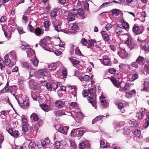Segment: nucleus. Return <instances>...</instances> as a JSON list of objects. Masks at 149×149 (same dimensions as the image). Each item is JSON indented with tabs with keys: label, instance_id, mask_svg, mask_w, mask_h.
<instances>
[{
	"label": "nucleus",
	"instance_id": "1",
	"mask_svg": "<svg viewBox=\"0 0 149 149\" xmlns=\"http://www.w3.org/2000/svg\"><path fill=\"white\" fill-rule=\"evenodd\" d=\"M118 54L120 57L123 59L126 58L128 56V54L125 49L120 48L118 49Z\"/></svg>",
	"mask_w": 149,
	"mask_h": 149
},
{
	"label": "nucleus",
	"instance_id": "2",
	"mask_svg": "<svg viewBox=\"0 0 149 149\" xmlns=\"http://www.w3.org/2000/svg\"><path fill=\"white\" fill-rule=\"evenodd\" d=\"M143 28L134 25L133 28V31L136 34H139L142 33L143 31Z\"/></svg>",
	"mask_w": 149,
	"mask_h": 149
},
{
	"label": "nucleus",
	"instance_id": "3",
	"mask_svg": "<svg viewBox=\"0 0 149 149\" xmlns=\"http://www.w3.org/2000/svg\"><path fill=\"white\" fill-rule=\"evenodd\" d=\"M29 86L31 90H36L38 89L37 83L33 80H31L29 82Z\"/></svg>",
	"mask_w": 149,
	"mask_h": 149
},
{
	"label": "nucleus",
	"instance_id": "4",
	"mask_svg": "<svg viewBox=\"0 0 149 149\" xmlns=\"http://www.w3.org/2000/svg\"><path fill=\"white\" fill-rule=\"evenodd\" d=\"M120 86V88L119 89L120 91H125L127 90L129 88L128 84L124 82H122L121 83Z\"/></svg>",
	"mask_w": 149,
	"mask_h": 149
},
{
	"label": "nucleus",
	"instance_id": "5",
	"mask_svg": "<svg viewBox=\"0 0 149 149\" xmlns=\"http://www.w3.org/2000/svg\"><path fill=\"white\" fill-rule=\"evenodd\" d=\"M52 23L55 30L57 31H60L61 30V23L56 20L53 21Z\"/></svg>",
	"mask_w": 149,
	"mask_h": 149
},
{
	"label": "nucleus",
	"instance_id": "6",
	"mask_svg": "<svg viewBox=\"0 0 149 149\" xmlns=\"http://www.w3.org/2000/svg\"><path fill=\"white\" fill-rule=\"evenodd\" d=\"M49 40L48 37H45L41 40L40 41V45L43 48H45L47 45Z\"/></svg>",
	"mask_w": 149,
	"mask_h": 149
},
{
	"label": "nucleus",
	"instance_id": "7",
	"mask_svg": "<svg viewBox=\"0 0 149 149\" xmlns=\"http://www.w3.org/2000/svg\"><path fill=\"white\" fill-rule=\"evenodd\" d=\"M28 57L33 58V56L35 55V51L33 49L30 47L26 52Z\"/></svg>",
	"mask_w": 149,
	"mask_h": 149
},
{
	"label": "nucleus",
	"instance_id": "8",
	"mask_svg": "<svg viewBox=\"0 0 149 149\" xmlns=\"http://www.w3.org/2000/svg\"><path fill=\"white\" fill-rule=\"evenodd\" d=\"M105 99V97L103 95H101L100 97V100L102 104V105L104 107H106L109 106V104L106 102Z\"/></svg>",
	"mask_w": 149,
	"mask_h": 149
},
{
	"label": "nucleus",
	"instance_id": "9",
	"mask_svg": "<svg viewBox=\"0 0 149 149\" xmlns=\"http://www.w3.org/2000/svg\"><path fill=\"white\" fill-rule=\"evenodd\" d=\"M149 82L148 79H146L144 82L143 84L142 85V88L141 89L142 91H147L148 90L149 87Z\"/></svg>",
	"mask_w": 149,
	"mask_h": 149
},
{
	"label": "nucleus",
	"instance_id": "10",
	"mask_svg": "<svg viewBox=\"0 0 149 149\" xmlns=\"http://www.w3.org/2000/svg\"><path fill=\"white\" fill-rule=\"evenodd\" d=\"M141 48L144 50L146 53H148L149 52V47L148 46H146L145 42H143L140 43Z\"/></svg>",
	"mask_w": 149,
	"mask_h": 149
},
{
	"label": "nucleus",
	"instance_id": "11",
	"mask_svg": "<svg viewBox=\"0 0 149 149\" xmlns=\"http://www.w3.org/2000/svg\"><path fill=\"white\" fill-rule=\"evenodd\" d=\"M8 86L9 84L8 82H7L5 87L1 90L2 93H3L5 92H10L11 93L12 92L11 91L13 87L10 86L9 88H8Z\"/></svg>",
	"mask_w": 149,
	"mask_h": 149
},
{
	"label": "nucleus",
	"instance_id": "12",
	"mask_svg": "<svg viewBox=\"0 0 149 149\" xmlns=\"http://www.w3.org/2000/svg\"><path fill=\"white\" fill-rule=\"evenodd\" d=\"M68 126H64L60 127L58 129V131L64 134H66L68 130L69 129Z\"/></svg>",
	"mask_w": 149,
	"mask_h": 149
},
{
	"label": "nucleus",
	"instance_id": "13",
	"mask_svg": "<svg viewBox=\"0 0 149 149\" xmlns=\"http://www.w3.org/2000/svg\"><path fill=\"white\" fill-rule=\"evenodd\" d=\"M29 103L28 101L26 100L23 101L22 103H20L19 105L20 107L23 109H26L29 106Z\"/></svg>",
	"mask_w": 149,
	"mask_h": 149
},
{
	"label": "nucleus",
	"instance_id": "14",
	"mask_svg": "<svg viewBox=\"0 0 149 149\" xmlns=\"http://www.w3.org/2000/svg\"><path fill=\"white\" fill-rule=\"evenodd\" d=\"M59 10V8H56L51 10L50 13V16L52 17H56L57 15V11Z\"/></svg>",
	"mask_w": 149,
	"mask_h": 149
},
{
	"label": "nucleus",
	"instance_id": "15",
	"mask_svg": "<svg viewBox=\"0 0 149 149\" xmlns=\"http://www.w3.org/2000/svg\"><path fill=\"white\" fill-rule=\"evenodd\" d=\"M124 30L123 29L119 26H117L116 29V32L118 34H121L122 35H125L126 34L124 33Z\"/></svg>",
	"mask_w": 149,
	"mask_h": 149
},
{
	"label": "nucleus",
	"instance_id": "16",
	"mask_svg": "<svg viewBox=\"0 0 149 149\" xmlns=\"http://www.w3.org/2000/svg\"><path fill=\"white\" fill-rule=\"evenodd\" d=\"M111 81L114 85L116 87L119 88L120 86L121 83L117 81L115 78H112L111 79Z\"/></svg>",
	"mask_w": 149,
	"mask_h": 149
},
{
	"label": "nucleus",
	"instance_id": "17",
	"mask_svg": "<svg viewBox=\"0 0 149 149\" xmlns=\"http://www.w3.org/2000/svg\"><path fill=\"white\" fill-rule=\"evenodd\" d=\"M129 123L130 126L132 127H137L138 125L137 121L134 119H132L130 121Z\"/></svg>",
	"mask_w": 149,
	"mask_h": 149
},
{
	"label": "nucleus",
	"instance_id": "18",
	"mask_svg": "<svg viewBox=\"0 0 149 149\" xmlns=\"http://www.w3.org/2000/svg\"><path fill=\"white\" fill-rule=\"evenodd\" d=\"M31 61L33 63L34 66L37 67L38 63V61L36 58L35 56H34L33 58L30 59Z\"/></svg>",
	"mask_w": 149,
	"mask_h": 149
},
{
	"label": "nucleus",
	"instance_id": "19",
	"mask_svg": "<svg viewBox=\"0 0 149 149\" xmlns=\"http://www.w3.org/2000/svg\"><path fill=\"white\" fill-rule=\"evenodd\" d=\"M36 72L38 74L43 76H45L46 74V71L45 69H39Z\"/></svg>",
	"mask_w": 149,
	"mask_h": 149
},
{
	"label": "nucleus",
	"instance_id": "20",
	"mask_svg": "<svg viewBox=\"0 0 149 149\" xmlns=\"http://www.w3.org/2000/svg\"><path fill=\"white\" fill-rule=\"evenodd\" d=\"M34 33L37 36H40L41 35L42 33L41 29L40 28H37L34 30Z\"/></svg>",
	"mask_w": 149,
	"mask_h": 149
},
{
	"label": "nucleus",
	"instance_id": "21",
	"mask_svg": "<svg viewBox=\"0 0 149 149\" xmlns=\"http://www.w3.org/2000/svg\"><path fill=\"white\" fill-rule=\"evenodd\" d=\"M147 115L148 117L146 118V123L143 125L144 127L145 128H147L149 125V112L147 113Z\"/></svg>",
	"mask_w": 149,
	"mask_h": 149
},
{
	"label": "nucleus",
	"instance_id": "22",
	"mask_svg": "<svg viewBox=\"0 0 149 149\" xmlns=\"http://www.w3.org/2000/svg\"><path fill=\"white\" fill-rule=\"evenodd\" d=\"M88 101L91 103L93 107H94L95 109L96 107V102L94 101L93 98L92 97H88Z\"/></svg>",
	"mask_w": 149,
	"mask_h": 149
},
{
	"label": "nucleus",
	"instance_id": "23",
	"mask_svg": "<svg viewBox=\"0 0 149 149\" xmlns=\"http://www.w3.org/2000/svg\"><path fill=\"white\" fill-rule=\"evenodd\" d=\"M72 48L74 49L75 53L76 54L80 55L81 53L78 47L75 46L74 45H72Z\"/></svg>",
	"mask_w": 149,
	"mask_h": 149
},
{
	"label": "nucleus",
	"instance_id": "24",
	"mask_svg": "<svg viewBox=\"0 0 149 149\" xmlns=\"http://www.w3.org/2000/svg\"><path fill=\"white\" fill-rule=\"evenodd\" d=\"M145 58L144 57L139 56L136 60V62L138 64H140V63H142L145 60Z\"/></svg>",
	"mask_w": 149,
	"mask_h": 149
},
{
	"label": "nucleus",
	"instance_id": "25",
	"mask_svg": "<svg viewBox=\"0 0 149 149\" xmlns=\"http://www.w3.org/2000/svg\"><path fill=\"white\" fill-rule=\"evenodd\" d=\"M10 57L13 60L14 62H15L16 60V56L15 52L13 51H12L10 52Z\"/></svg>",
	"mask_w": 149,
	"mask_h": 149
},
{
	"label": "nucleus",
	"instance_id": "26",
	"mask_svg": "<svg viewBox=\"0 0 149 149\" xmlns=\"http://www.w3.org/2000/svg\"><path fill=\"white\" fill-rule=\"evenodd\" d=\"M30 71L29 72V77H31L35 74V69H33L32 66H30L29 68Z\"/></svg>",
	"mask_w": 149,
	"mask_h": 149
},
{
	"label": "nucleus",
	"instance_id": "27",
	"mask_svg": "<svg viewBox=\"0 0 149 149\" xmlns=\"http://www.w3.org/2000/svg\"><path fill=\"white\" fill-rule=\"evenodd\" d=\"M103 39L106 41H108L109 40V36L106 33L102 34Z\"/></svg>",
	"mask_w": 149,
	"mask_h": 149
},
{
	"label": "nucleus",
	"instance_id": "28",
	"mask_svg": "<svg viewBox=\"0 0 149 149\" xmlns=\"http://www.w3.org/2000/svg\"><path fill=\"white\" fill-rule=\"evenodd\" d=\"M57 67L56 63H52L49 65V68L50 70H54L56 69Z\"/></svg>",
	"mask_w": 149,
	"mask_h": 149
},
{
	"label": "nucleus",
	"instance_id": "29",
	"mask_svg": "<svg viewBox=\"0 0 149 149\" xmlns=\"http://www.w3.org/2000/svg\"><path fill=\"white\" fill-rule=\"evenodd\" d=\"M120 10L118 9H115L112 10V14L115 16H117L120 13Z\"/></svg>",
	"mask_w": 149,
	"mask_h": 149
},
{
	"label": "nucleus",
	"instance_id": "30",
	"mask_svg": "<svg viewBox=\"0 0 149 149\" xmlns=\"http://www.w3.org/2000/svg\"><path fill=\"white\" fill-rule=\"evenodd\" d=\"M51 23L49 20L45 21L44 23V26L46 28L45 31H48L49 30L48 28L50 26Z\"/></svg>",
	"mask_w": 149,
	"mask_h": 149
},
{
	"label": "nucleus",
	"instance_id": "31",
	"mask_svg": "<svg viewBox=\"0 0 149 149\" xmlns=\"http://www.w3.org/2000/svg\"><path fill=\"white\" fill-rule=\"evenodd\" d=\"M119 67L121 70H122L123 71H126L127 65L121 64L119 65Z\"/></svg>",
	"mask_w": 149,
	"mask_h": 149
},
{
	"label": "nucleus",
	"instance_id": "32",
	"mask_svg": "<svg viewBox=\"0 0 149 149\" xmlns=\"http://www.w3.org/2000/svg\"><path fill=\"white\" fill-rule=\"evenodd\" d=\"M62 143L59 141H56L54 144V148L56 149L60 148Z\"/></svg>",
	"mask_w": 149,
	"mask_h": 149
},
{
	"label": "nucleus",
	"instance_id": "33",
	"mask_svg": "<svg viewBox=\"0 0 149 149\" xmlns=\"http://www.w3.org/2000/svg\"><path fill=\"white\" fill-rule=\"evenodd\" d=\"M78 129H73L71 131L70 134L71 136L73 137H75L77 133Z\"/></svg>",
	"mask_w": 149,
	"mask_h": 149
},
{
	"label": "nucleus",
	"instance_id": "34",
	"mask_svg": "<svg viewBox=\"0 0 149 149\" xmlns=\"http://www.w3.org/2000/svg\"><path fill=\"white\" fill-rule=\"evenodd\" d=\"M70 145L73 149H76L77 147L75 141L74 140H70Z\"/></svg>",
	"mask_w": 149,
	"mask_h": 149
},
{
	"label": "nucleus",
	"instance_id": "35",
	"mask_svg": "<svg viewBox=\"0 0 149 149\" xmlns=\"http://www.w3.org/2000/svg\"><path fill=\"white\" fill-rule=\"evenodd\" d=\"M70 59L72 63L74 65H77L78 64L79 62V61L77 60L75 58H70Z\"/></svg>",
	"mask_w": 149,
	"mask_h": 149
},
{
	"label": "nucleus",
	"instance_id": "36",
	"mask_svg": "<svg viewBox=\"0 0 149 149\" xmlns=\"http://www.w3.org/2000/svg\"><path fill=\"white\" fill-rule=\"evenodd\" d=\"M136 137H139L140 136L141 132L140 130H133L132 131Z\"/></svg>",
	"mask_w": 149,
	"mask_h": 149
},
{
	"label": "nucleus",
	"instance_id": "37",
	"mask_svg": "<svg viewBox=\"0 0 149 149\" xmlns=\"http://www.w3.org/2000/svg\"><path fill=\"white\" fill-rule=\"evenodd\" d=\"M36 146V144L34 141L31 142L29 145V147L30 149H34Z\"/></svg>",
	"mask_w": 149,
	"mask_h": 149
},
{
	"label": "nucleus",
	"instance_id": "38",
	"mask_svg": "<svg viewBox=\"0 0 149 149\" xmlns=\"http://www.w3.org/2000/svg\"><path fill=\"white\" fill-rule=\"evenodd\" d=\"M122 25L123 28L127 29L126 30L128 31L129 28L128 24L125 22H123L122 23Z\"/></svg>",
	"mask_w": 149,
	"mask_h": 149
},
{
	"label": "nucleus",
	"instance_id": "39",
	"mask_svg": "<svg viewBox=\"0 0 149 149\" xmlns=\"http://www.w3.org/2000/svg\"><path fill=\"white\" fill-rule=\"evenodd\" d=\"M41 108L42 109L45 111L47 112L49 110V108L48 105L46 104H44L42 106Z\"/></svg>",
	"mask_w": 149,
	"mask_h": 149
},
{
	"label": "nucleus",
	"instance_id": "40",
	"mask_svg": "<svg viewBox=\"0 0 149 149\" xmlns=\"http://www.w3.org/2000/svg\"><path fill=\"white\" fill-rule=\"evenodd\" d=\"M68 19L70 21L74 20L75 19V16L73 13H71L68 15Z\"/></svg>",
	"mask_w": 149,
	"mask_h": 149
},
{
	"label": "nucleus",
	"instance_id": "41",
	"mask_svg": "<svg viewBox=\"0 0 149 149\" xmlns=\"http://www.w3.org/2000/svg\"><path fill=\"white\" fill-rule=\"evenodd\" d=\"M46 87L47 89L49 91H51L53 89V86L50 83H47L46 84Z\"/></svg>",
	"mask_w": 149,
	"mask_h": 149
},
{
	"label": "nucleus",
	"instance_id": "42",
	"mask_svg": "<svg viewBox=\"0 0 149 149\" xmlns=\"http://www.w3.org/2000/svg\"><path fill=\"white\" fill-rule=\"evenodd\" d=\"M63 102H62L61 101H58L55 102V105L56 107L61 108L62 107Z\"/></svg>",
	"mask_w": 149,
	"mask_h": 149
},
{
	"label": "nucleus",
	"instance_id": "43",
	"mask_svg": "<svg viewBox=\"0 0 149 149\" xmlns=\"http://www.w3.org/2000/svg\"><path fill=\"white\" fill-rule=\"evenodd\" d=\"M31 118H32L35 121H37L38 119V116L35 113H33L31 115Z\"/></svg>",
	"mask_w": 149,
	"mask_h": 149
},
{
	"label": "nucleus",
	"instance_id": "44",
	"mask_svg": "<svg viewBox=\"0 0 149 149\" xmlns=\"http://www.w3.org/2000/svg\"><path fill=\"white\" fill-rule=\"evenodd\" d=\"M30 46L29 45H22L20 47V48L22 49H25L26 52L28 50L29 48H30Z\"/></svg>",
	"mask_w": 149,
	"mask_h": 149
},
{
	"label": "nucleus",
	"instance_id": "45",
	"mask_svg": "<svg viewBox=\"0 0 149 149\" xmlns=\"http://www.w3.org/2000/svg\"><path fill=\"white\" fill-rule=\"evenodd\" d=\"M112 2H108L105 3H103L101 6H100L101 8H103L104 7H107L111 5V3Z\"/></svg>",
	"mask_w": 149,
	"mask_h": 149
},
{
	"label": "nucleus",
	"instance_id": "46",
	"mask_svg": "<svg viewBox=\"0 0 149 149\" xmlns=\"http://www.w3.org/2000/svg\"><path fill=\"white\" fill-rule=\"evenodd\" d=\"M101 63L104 65H108L110 63V61L108 59H104Z\"/></svg>",
	"mask_w": 149,
	"mask_h": 149
},
{
	"label": "nucleus",
	"instance_id": "47",
	"mask_svg": "<svg viewBox=\"0 0 149 149\" xmlns=\"http://www.w3.org/2000/svg\"><path fill=\"white\" fill-rule=\"evenodd\" d=\"M21 65L22 67L25 68H26L29 69V68L30 66H31V65H29V64L26 62H22L21 63Z\"/></svg>",
	"mask_w": 149,
	"mask_h": 149
},
{
	"label": "nucleus",
	"instance_id": "48",
	"mask_svg": "<svg viewBox=\"0 0 149 149\" xmlns=\"http://www.w3.org/2000/svg\"><path fill=\"white\" fill-rule=\"evenodd\" d=\"M88 42L86 39L84 38H83L81 40L80 43L83 45L85 46L87 44Z\"/></svg>",
	"mask_w": 149,
	"mask_h": 149
},
{
	"label": "nucleus",
	"instance_id": "49",
	"mask_svg": "<svg viewBox=\"0 0 149 149\" xmlns=\"http://www.w3.org/2000/svg\"><path fill=\"white\" fill-rule=\"evenodd\" d=\"M128 47L131 49H133L136 48V45L134 42H132L128 45Z\"/></svg>",
	"mask_w": 149,
	"mask_h": 149
},
{
	"label": "nucleus",
	"instance_id": "50",
	"mask_svg": "<svg viewBox=\"0 0 149 149\" xmlns=\"http://www.w3.org/2000/svg\"><path fill=\"white\" fill-rule=\"evenodd\" d=\"M123 132L125 134L128 135L130 134V129L127 127H125L124 128Z\"/></svg>",
	"mask_w": 149,
	"mask_h": 149
},
{
	"label": "nucleus",
	"instance_id": "51",
	"mask_svg": "<svg viewBox=\"0 0 149 149\" xmlns=\"http://www.w3.org/2000/svg\"><path fill=\"white\" fill-rule=\"evenodd\" d=\"M139 77L138 74L137 73L134 74H132V80L131 81H134V80L137 79Z\"/></svg>",
	"mask_w": 149,
	"mask_h": 149
},
{
	"label": "nucleus",
	"instance_id": "52",
	"mask_svg": "<svg viewBox=\"0 0 149 149\" xmlns=\"http://www.w3.org/2000/svg\"><path fill=\"white\" fill-rule=\"evenodd\" d=\"M143 116V114L141 112H138L136 113V117L139 119H141Z\"/></svg>",
	"mask_w": 149,
	"mask_h": 149
},
{
	"label": "nucleus",
	"instance_id": "53",
	"mask_svg": "<svg viewBox=\"0 0 149 149\" xmlns=\"http://www.w3.org/2000/svg\"><path fill=\"white\" fill-rule=\"evenodd\" d=\"M64 112L61 110H59L57 111L56 113V115L58 116H61L62 115H64Z\"/></svg>",
	"mask_w": 149,
	"mask_h": 149
},
{
	"label": "nucleus",
	"instance_id": "54",
	"mask_svg": "<svg viewBox=\"0 0 149 149\" xmlns=\"http://www.w3.org/2000/svg\"><path fill=\"white\" fill-rule=\"evenodd\" d=\"M77 12L80 15H82L84 13V10L82 9H79L77 11Z\"/></svg>",
	"mask_w": 149,
	"mask_h": 149
},
{
	"label": "nucleus",
	"instance_id": "55",
	"mask_svg": "<svg viewBox=\"0 0 149 149\" xmlns=\"http://www.w3.org/2000/svg\"><path fill=\"white\" fill-rule=\"evenodd\" d=\"M59 45L60 47H62L61 48H60L59 49L61 51H63L64 49L63 46L65 45V43L62 42H61Z\"/></svg>",
	"mask_w": 149,
	"mask_h": 149
},
{
	"label": "nucleus",
	"instance_id": "56",
	"mask_svg": "<svg viewBox=\"0 0 149 149\" xmlns=\"http://www.w3.org/2000/svg\"><path fill=\"white\" fill-rule=\"evenodd\" d=\"M19 135V132L17 131H13L11 136L14 137L15 138L17 137Z\"/></svg>",
	"mask_w": 149,
	"mask_h": 149
},
{
	"label": "nucleus",
	"instance_id": "57",
	"mask_svg": "<svg viewBox=\"0 0 149 149\" xmlns=\"http://www.w3.org/2000/svg\"><path fill=\"white\" fill-rule=\"evenodd\" d=\"M86 146V145L84 142H82L80 143L79 145V148L83 149Z\"/></svg>",
	"mask_w": 149,
	"mask_h": 149
},
{
	"label": "nucleus",
	"instance_id": "58",
	"mask_svg": "<svg viewBox=\"0 0 149 149\" xmlns=\"http://www.w3.org/2000/svg\"><path fill=\"white\" fill-rule=\"evenodd\" d=\"M31 95L33 99L35 100H36L37 99V97L36 94L33 92H32L31 93Z\"/></svg>",
	"mask_w": 149,
	"mask_h": 149
},
{
	"label": "nucleus",
	"instance_id": "59",
	"mask_svg": "<svg viewBox=\"0 0 149 149\" xmlns=\"http://www.w3.org/2000/svg\"><path fill=\"white\" fill-rule=\"evenodd\" d=\"M73 1L74 2V6H76L77 7L80 6L81 4V3L80 2L79 3V1H77V0H74Z\"/></svg>",
	"mask_w": 149,
	"mask_h": 149
},
{
	"label": "nucleus",
	"instance_id": "60",
	"mask_svg": "<svg viewBox=\"0 0 149 149\" xmlns=\"http://www.w3.org/2000/svg\"><path fill=\"white\" fill-rule=\"evenodd\" d=\"M137 63L136 62H132L130 65L132 67L138 68V65Z\"/></svg>",
	"mask_w": 149,
	"mask_h": 149
},
{
	"label": "nucleus",
	"instance_id": "61",
	"mask_svg": "<svg viewBox=\"0 0 149 149\" xmlns=\"http://www.w3.org/2000/svg\"><path fill=\"white\" fill-rule=\"evenodd\" d=\"M95 93V90L94 88H91L89 91V93L92 96H93Z\"/></svg>",
	"mask_w": 149,
	"mask_h": 149
},
{
	"label": "nucleus",
	"instance_id": "62",
	"mask_svg": "<svg viewBox=\"0 0 149 149\" xmlns=\"http://www.w3.org/2000/svg\"><path fill=\"white\" fill-rule=\"evenodd\" d=\"M125 97L128 98H131L132 97V94L129 92H127L125 95Z\"/></svg>",
	"mask_w": 149,
	"mask_h": 149
},
{
	"label": "nucleus",
	"instance_id": "63",
	"mask_svg": "<svg viewBox=\"0 0 149 149\" xmlns=\"http://www.w3.org/2000/svg\"><path fill=\"white\" fill-rule=\"evenodd\" d=\"M11 63V61L9 59H6L5 60V63L7 65H10Z\"/></svg>",
	"mask_w": 149,
	"mask_h": 149
},
{
	"label": "nucleus",
	"instance_id": "64",
	"mask_svg": "<svg viewBox=\"0 0 149 149\" xmlns=\"http://www.w3.org/2000/svg\"><path fill=\"white\" fill-rule=\"evenodd\" d=\"M71 29L74 31H77L78 30V26L77 25L74 24L72 26Z\"/></svg>",
	"mask_w": 149,
	"mask_h": 149
}]
</instances>
